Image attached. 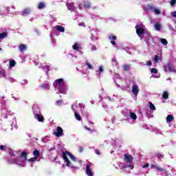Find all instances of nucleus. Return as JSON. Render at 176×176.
<instances>
[{"mask_svg":"<svg viewBox=\"0 0 176 176\" xmlns=\"http://www.w3.org/2000/svg\"><path fill=\"white\" fill-rule=\"evenodd\" d=\"M67 156H69L70 159L73 160V162H76V157L72 155L69 151H66L65 152L64 151L63 152V160L66 162V166L67 167H74L71 164V161H69V160L68 159V157Z\"/></svg>","mask_w":176,"mask_h":176,"instance_id":"f257e3e1","label":"nucleus"},{"mask_svg":"<svg viewBox=\"0 0 176 176\" xmlns=\"http://www.w3.org/2000/svg\"><path fill=\"white\" fill-rule=\"evenodd\" d=\"M155 169L157 170L158 171H160V172L164 171V168H160V167H159V166H156V167H155Z\"/></svg>","mask_w":176,"mask_h":176,"instance_id":"f704fd0d","label":"nucleus"},{"mask_svg":"<svg viewBox=\"0 0 176 176\" xmlns=\"http://www.w3.org/2000/svg\"><path fill=\"white\" fill-rule=\"evenodd\" d=\"M86 174L88 176H93V171L90 169V165H87L86 166Z\"/></svg>","mask_w":176,"mask_h":176,"instance_id":"9b49d317","label":"nucleus"},{"mask_svg":"<svg viewBox=\"0 0 176 176\" xmlns=\"http://www.w3.org/2000/svg\"><path fill=\"white\" fill-rule=\"evenodd\" d=\"M8 153L10 156H16V151H14L12 149L9 150Z\"/></svg>","mask_w":176,"mask_h":176,"instance_id":"2f4dec72","label":"nucleus"},{"mask_svg":"<svg viewBox=\"0 0 176 176\" xmlns=\"http://www.w3.org/2000/svg\"><path fill=\"white\" fill-rule=\"evenodd\" d=\"M162 98H164V100H167L168 98V92L167 91H164L162 94Z\"/></svg>","mask_w":176,"mask_h":176,"instance_id":"b1692460","label":"nucleus"},{"mask_svg":"<svg viewBox=\"0 0 176 176\" xmlns=\"http://www.w3.org/2000/svg\"><path fill=\"white\" fill-rule=\"evenodd\" d=\"M0 50H2V49H1V48H0Z\"/></svg>","mask_w":176,"mask_h":176,"instance_id":"680f3d73","label":"nucleus"},{"mask_svg":"<svg viewBox=\"0 0 176 176\" xmlns=\"http://www.w3.org/2000/svg\"><path fill=\"white\" fill-rule=\"evenodd\" d=\"M78 151H79V152H83V147L80 146V147L78 148Z\"/></svg>","mask_w":176,"mask_h":176,"instance_id":"de8ad7c7","label":"nucleus"},{"mask_svg":"<svg viewBox=\"0 0 176 176\" xmlns=\"http://www.w3.org/2000/svg\"><path fill=\"white\" fill-rule=\"evenodd\" d=\"M154 12L155 13V14H160V10L159 9H154Z\"/></svg>","mask_w":176,"mask_h":176,"instance_id":"ea45409f","label":"nucleus"},{"mask_svg":"<svg viewBox=\"0 0 176 176\" xmlns=\"http://www.w3.org/2000/svg\"><path fill=\"white\" fill-rule=\"evenodd\" d=\"M41 87L43 89H47V90H49V89H50V86L49 85V84H42Z\"/></svg>","mask_w":176,"mask_h":176,"instance_id":"7c9ffc66","label":"nucleus"},{"mask_svg":"<svg viewBox=\"0 0 176 176\" xmlns=\"http://www.w3.org/2000/svg\"><path fill=\"white\" fill-rule=\"evenodd\" d=\"M14 65H16V60H10V67L13 68V67H14Z\"/></svg>","mask_w":176,"mask_h":176,"instance_id":"c85d7f7f","label":"nucleus"},{"mask_svg":"<svg viewBox=\"0 0 176 176\" xmlns=\"http://www.w3.org/2000/svg\"><path fill=\"white\" fill-rule=\"evenodd\" d=\"M28 154H27V152L23 151L21 153V156L17 157V159H22L21 162H25L27 160V156Z\"/></svg>","mask_w":176,"mask_h":176,"instance_id":"6e6552de","label":"nucleus"},{"mask_svg":"<svg viewBox=\"0 0 176 176\" xmlns=\"http://www.w3.org/2000/svg\"><path fill=\"white\" fill-rule=\"evenodd\" d=\"M164 72H174L175 69L173 68V66H171V64L170 63H168L166 65L164 66Z\"/></svg>","mask_w":176,"mask_h":176,"instance_id":"20e7f679","label":"nucleus"},{"mask_svg":"<svg viewBox=\"0 0 176 176\" xmlns=\"http://www.w3.org/2000/svg\"><path fill=\"white\" fill-rule=\"evenodd\" d=\"M151 74H157V69L156 68H152Z\"/></svg>","mask_w":176,"mask_h":176,"instance_id":"c9c22d12","label":"nucleus"},{"mask_svg":"<svg viewBox=\"0 0 176 176\" xmlns=\"http://www.w3.org/2000/svg\"><path fill=\"white\" fill-rule=\"evenodd\" d=\"M0 150L3 151H6V146L1 145Z\"/></svg>","mask_w":176,"mask_h":176,"instance_id":"e433bc0d","label":"nucleus"},{"mask_svg":"<svg viewBox=\"0 0 176 176\" xmlns=\"http://www.w3.org/2000/svg\"><path fill=\"white\" fill-rule=\"evenodd\" d=\"M139 92H140V89L138 88V85L137 84L133 85L132 87V93L135 96H138Z\"/></svg>","mask_w":176,"mask_h":176,"instance_id":"423d86ee","label":"nucleus"},{"mask_svg":"<svg viewBox=\"0 0 176 176\" xmlns=\"http://www.w3.org/2000/svg\"><path fill=\"white\" fill-rule=\"evenodd\" d=\"M2 72V71L0 70V74Z\"/></svg>","mask_w":176,"mask_h":176,"instance_id":"052dcab7","label":"nucleus"},{"mask_svg":"<svg viewBox=\"0 0 176 176\" xmlns=\"http://www.w3.org/2000/svg\"><path fill=\"white\" fill-rule=\"evenodd\" d=\"M129 116L133 120H137V115L133 112L129 113Z\"/></svg>","mask_w":176,"mask_h":176,"instance_id":"a211bd4d","label":"nucleus"},{"mask_svg":"<svg viewBox=\"0 0 176 176\" xmlns=\"http://www.w3.org/2000/svg\"><path fill=\"white\" fill-rule=\"evenodd\" d=\"M56 30H58V32H65V29L64 28V27H63L61 25H58L56 27Z\"/></svg>","mask_w":176,"mask_h":176,"instance_id":"f3484780","label":"nucleus"},{"mask_svg":"<svg viewBox=\"0 0 176 176\" xmlns=\"http://www.w3.org/2000/svg\"><path fill=\"white\" fill-rule=\"evenodd\" d=\"M155 28L156 31H160L162 30V25H160V24H159V23H156L155 25Z\"/></svg>","mask_w":176,"mask_h":176,"instance_id":"bb28decb","label":"nucleus"},{"mask_svg":"<svg viewBox=\"0 0 176 176\" xmlns=\"http://www.w3.org/2000/svg\"><path fill=\"white\" fill-rule=\"evenodd\" d=\"M95 153L96 155H101V153L100 152V151L98 149H95Z\"/></svg>","mask_w":176,"mask_h":176,"instance_id":"79ce46f5","label":"nucleus"},{"mask_svg":"<svg viewBox=\"0 0 176 176\" xmlns=\"http://www.w3.org/2000/svg\"><path fill=\"white\" fill-rule=\"evenodd\" d=\"M0 76H1L2 78H5L6 75L5 74V72H1V73H0Z\"/></svg>","mask_w":176,"mask_h":176,"instance_id":"a19ab883","label":"nucleus"},{"mask_svg":"<svg viewBox=\"0 0 176 176\" xmlns=\"http://www.w3.org/2000/svg\"><path fill=\"white\" fill-rule=\"evenodd\" d=\"M151 167H152V168H156V166H155L154 164H151Z\"/></svg>","mask_w":176,"mask_h":176,"instance_id":"3c124183","label":"nucleus"},{"mask_svg":"<svg viewBox=\"0 0 176 176\" xmlns=\"http://www.w3.org/2000/svg\"><path fill=\"white\" fill-rule=\"evenodd\" d=\"M125 160L127 162V163H133V155H129V154H124V155Z\"/></svg>","mask_w":176,"mask_h":176,"instance_id":"1a4fd4ad","label":"nucleus"},{"mask_svg":"<svg viewBox=\"0 0 176 176\" xmlns=\"http://www.w3.org/2000/svg\"><path fill=\"white\" fill-rule=\"evenodd\" d=\"M79 10H82V7L80 6H79Z\"/></svg>","mask_w":176,"mask_h":176,"instance_id":"6e6d98bb","label":"nucleus"},{"mask_svg":"<svg viewBox=\"0 0 176 176\" xmlns=\"http://www.w3.org/2000/svg\"><path fill=\"white\" fill-rule=\"evenodd\" d=\"M164 174H165L166 176H168V172L165 171V172H164Z\"/></svg>","mask_w":176,"mask_h":176,"instance_id":"603ef678","label":"nucleus"},{"mask_svg":"<svg viewBox=\"0 0 176 176\" xmlns=\"http://www.w3.org/2000/svg\"><path fill=\"white\" fill-rule=\"evenodd\" d=\"M74 115H75V118H76V119H77V120H79V121L82 120V118H80V116H79V114L77 112H75Z\"/></svg>","mask_w":176,"mask_h":176,"instance_id":"473e14b6","label":"nucleus"},{"mask_svg":"<svg viewBox=\"0 0 176 176\" xmlns=\"http://www.w3.org/2000/svg\"><path fill=\"white\" fill-rule=\"evenodd\" d=\"M155 156H156V157H157V159H159L160 160H162V159H164V156H163V155H162V154H160V153H157L156 154H155Z\"/></svg>","mask_w":176,"mask_h":176,"instance_id":"c756f323","label":"nucleus"},{"mask_svg":"<svg viewBox=\"0 0 176 176\" xmlns=\"http://www.w3.org/2000/svg\"><path fill=\"white\" fill-rule=\"evenodd\" d=\"M31 13V8H25L21 12V16H28Z\"/></svg>","mask_w":176,"mask_h":176,"instance_id":"9d476101","label":"nucleus"},{"mask_svg":"<svg viewBox=\"0 0 176 176\" xmlns=\"http://www.w3.org/2000/svg\"><path fill=\"white\" fill-rule=\"evenodd\" d=\"M173 119H174V117H173V116L168 115L166 117L167 123H171V122H173Z\"/></svg>","mask_w":176,"mask_h":176,"instance_id":"aec40b11","label":"nucleus"},{"mask_svg":"<svg viewBox=\"0 0 176 176\" xmlns=\"http://www.w3.org/2000/svg\"><path fill=\"white\" fill-rule=\"evenodd\" d=\"M45 7L46 4L44 2H40L37 6L38 9H45Z\"/></svg>","mask_w":176,"mask_h":176,"instance_id":"dca6fc26","label":"nucleus"},{"mask_svg":"<svg viewBox=\"0 0 176 176\" xmlns=\"http://www.w3.org/2000/svg\"><path fill=\"white\" fill-rule=\"evenodd\" d=\"M36 118L38 120V122H44L45 118H43V116L42 114H36Z\"/></svg>","mask_w":176,"mask_h":176,"instance_id":"4468645a","label":"nucleus"},{"mask_svg":"<svg viewBox=\"0 0 176 176\" xmlns=\"http://www.w3.org/2000/svg\"><path fill=\"white\" fill-rule=\"evenodd\" d=\"M146 167H149V164H146L142 166V168H146Z\"/></svg>","mask_w":176,"mask_h":176,"instance_id":"a18cd8bd","label":"nucleus"},{"mask_svg":"<svg viewBox=\"0 0 176 176\" xmlns=\"http://www.w3.org/2000/svg\"><path fill=\"white\" fill-rule=\"evenodd\" d=\"M37 159L38 158H36V157H32V158L29 159L28 161L31 162L32 163H34V162H36Z\"/></svg>","mask_w":176,"mask_h":176,"instance_id":"72a5a7b5","label":"nucleus"},{"mask_svg":"<svg viewBox=\"0 0 176 176\" xmlns=\"http://www.w3.org/2000/svg\"><path fill=\"white\" fill-rule=\"evenodd\" d=\"M39 155H40V153H39V151L38 150H34L33 151V156H34V157L38 159V157H39Z\"/></svg>","mask_w":176,"mask_h":176,"instance_id":"5701e85b","label":"nucleus"},{"mask_svg":"<svg viewBox=\"0 0 176 176\" xmlns=\"http://www.w3.org/2000/svg\"><path fill=\"white\" fill-rule=\"evenodd\" d=\"M67 8L68 10H74V3H67Z\"/></svg>","mask_w":176,"mask_h":176,"instance_id":"412c9836","label":"nucleus"},{"mask_svg":"<svg viewBox=\"0 0 176 176\" xmlns=\"http://www.w3.org/2000/svg\"><path fill=\"white\" fill-rule=\"evenodd\" d=\"M54 135L58 138L64 135V130H63V128H61V126H58L56 131L54 132Z\"/></svg>","mask_w":176,"mask_h":176,"instance_id":"7ed1b4c3","label":"nucleus"},{"mask_svg":"<svg viewBox=\"0 0 176 176\" xmlns=\"http://www.w3.org/2000/svg\"><path fill=\"white\" fill-rule=\"evenodd\" d=\"M129 167H131V168H133L134 166L133 165H129Z\"/></svg>","mask_w":176,"mask_h":176,"instance_id":"5fc2aeb1","label":"nucleus"},{"mask_svg":"<svg viewBox=\"0 0 176 176\" xmlns=\"http://www.w3.org/2000/svg\"><path fill=\"white\" fill-rule=\"evenodd\" d=\"M109 39L111 41V45H113V46H116V42H115V41L118 39V37L116 36L111 34L110 36H109Z\"/></svg>","mask_w":176,"mask_h":176,"instance_id":"39448f33","label":"nucleus"},{"mask_svg":"<svg viewBox=\"0 0 176 176\" xmlns=\"http://www.w3.org/2000/svg\"><path fill=\"white\" fill-rule=\"evenodd\" d=\"M149 105H150V109H151V111H156V107H155V104H153V103H152L151 102H149Z\"/></svg>","mask_w":176,"mask_h":176,"instance_id":"cd10ccee","label":"nucleus"},{"mask_svg":"<svg viewBox=\"0 0 176 176\" xmlns=\"http://www.w3.org/2000/svg\"><path fill=\"white\" fill-rule=\"evenodd\" d=\"M92 49H93V50H94V49H96V47H93Z\"/></svg>","mask_w":176,"mask_h":176,"instance_id":"4d7b16f0","label":"nucleus"},{"mask_svg":"<svg viewBox=\"0 0 176 176\" xmlns=\"http://www.w3.org/2000/svg\"><path fill=\"white\" fill-rule=\"evenodd\" d=\"M72 48L74 49V50H77L79 51L80 50V47L79 45H78V43H74V45H73Z\"/></svg>","mask_w":176,"mask_h":176,"instance_id":"a878e982","label":"nucleus"},{"mask_svg":"<svg viewBox=\"0 0 176 176\" xmlns=\"http://www.w3.org/2000/svg\"><path fill=\"white\" fill-rule=\"evenodd\" d=\"M19 49L20 52H25V50H27V46L24 44H21L19 46Z\"/></svg>","mask_w":176,"mask_h":176,"instance_id":"2eb2a0df","label":"nucleus"},{"mask_svg":"<svg viewBox=\"0 0 176 176\" xmlns=\"http://www.w3.org/2000/svg\"><path fill=\"white\" fill-rule=\"evenodd\" d=\"M162 57V55L160 54H157L154 57V63H157L159 61H162V59L160 58Z\"/></svg>","mask_w":176,"mask_h":176,"instance_id":"ddd939ff","label":"nucleus"},{"mask_svg":"<svg viewBox=\"0 0 176 176\" xmlns=\"http://www.w3.org/2000/svg\"><path fill=\"white\" fill-rule=\"evenodd\" d=\"M147 65H148L149 67H151L152 65V62L151 60H148L147 62Z\"/></svg>","mask_w":176,"mask_h":176,"instance_id":"49530a36","label":"nucleus"},{"mask_svg":"<svg viewBox=\"0 0 176 176\" xmlns=\"http://www.w3.org/2000/svg\"><path fill=\"white\" fill-rule=\"evenodd\" d=\"M130 68H131V65H123L124 71H130Z\"/></svg>","mask_w":176,"mask_h":176,"instance_id":"4be33fe9","label":"nucleus"},{"mask_svg":"<svg viewBox=\"0 0 176 176\" xmlns=\"http://www.w3.org/2000/svg\"><path fill=\"white\" fill-rule=\"evenodd\" d=\"M5 38H8V32H6L0 34V39H5Z\"/></svg>","mask_w":176,"mask_h":176,"instance_id":"6ab92c4d","label":"nucleus"},{"mask_svg":"<svg viewBox=\"0 0 176 176\" xmlns=\"http://www.w3.org/2000/svg\"><path fill=\"white\" fill-rule=\"evenodd\" d=\"M172 16L176 17V11H174L173 12H172Z\"/></svg>","mask_w":176,"mask_h":176,"instance_id":"09e8293b","label":"nucleus"},{"mask_svg":"<svg viewBox=\"0 0 176 176\" xmlns=\"http://www.w3.org/2000/svg\"><path fill=\"white\" fill-rule=\"evenodd\" d=\"M160 42L162 43V45H164V46H167V44L168 43L166 38H161Z\"/></svg>","mask_w":176,"mask_h":176,"instance_id":"393cba45","label":"nucleus"},{"mask_svg":"<svg viewBox=\"0 0 176 176\" xmlns=\"http://www.w3.org/2000/svg\"><path fill=\"white\" fill-rule=\"evenodd\" d=\"M81 6H82L84 9H90L91 8V2L85 1L82 4H81Z\"/></svg>","mask_w":176,"mask_h":176,"instance_id":"0eeeda50","label":"nucleus"},{"mask_svg":"<svg viewBox=\"0 0 176 176\" xmlns=\"http://www.w3.org/2000/svg\"><path fill=\"white\" fill-rule=\"evenodd\" d=\"M99 72H104V68L102 67V66L99 67Z\"/></svg>","mask_w":176,"mask_h":176,"instance_id":"37998d69","label":"nucleus"},{"mask_svg":"<svg viewBox=\"0 0 176 176\" xmlns=\"http://www.w3.org/2000/svg\"><path fill=\"white\" fill-rule=\"evenodd\" d=\"M176 0H171L170 1V5L171 6H175Z\"/></svg>","mask_w":176,"mask_h":176,"instance_id":"58836bf2","label":"nucleus"},{"mask_svg":"<svg viewBox=\"0 0 176 176\" xmlns=\"http://www.w3.org/2000/svg\"><path fill=\"white\" fill-rule=\"evenodd\" d=\"M111 60L113 61V63H116V60H115V58H112Z\"/></svg>","mask_w":176,"mask_h":176,"instance_id":"864d4df0","label":"nucleus"},{"mask_svg":"<svg viewBox=\"0 0 176 176\" xmlns=\"http://www.w3.org/2000/svg\"><path fill=\"white\" fill-rule=\"evenodd\" d=\"M56 85L54 86L55 89H56V87H58V86H60V85H61V83L64 82V79L63 78H59L58 80H55Z\"/></svg>","mask_w":176,"mask_h":176,"instance_id":"f8f14e48","label":"nucleus"},{"mask_svg":"<svg viewBox=\"0 0 176 176\" xmlns=\"http://www.w3.org/2000/svg\"><path fill=\"white\" fill-rule=\"evenodd\" d=\"M61 104H63V100H59L56 102V104L58 106L61 105Z\"/></svg>","mask_w":176,"mask_h":176,"instance_id":"4c0bfd02","label":"nucleus"},{"mask_svg":"<svg viewBox=\"0 0 176 176\" xmlns=\"http://www.w3.org/2000/svg\"><path fill=\"white\" fill-rule=\"evenodd\" d=\"M135 28L136 30V34L138 35V36H141V35L145 34V29L141 28L140 25H136Z\"/></svg>","mask_w":176,"mask_h":176,"instance_id":"f03ea898","label":"nucleus"},{"mask_svg":"<svg viewBox=\"0 0 176 176\" xmlns=\"http://www.w3.org/2000/svg\"><path fill=\"white\" fill-rule=\"evenodd\" d=\"M85 129L86 130H88L89 131H92L93 130H91V129L87 127V126H85Z\"/></svg>","mask_w":176,"mask_h":176,"instance_id":"8fccbe9b","label":"nucleus"},{"mask_svg":"<svg viewBox=\"0 0 176 176\" xmlns=\"http://www.w3.org/2000/svg\"><path fill=\"white\" fill-rule=\"evenodd\" d=\"M83 24H85V23H80V25H83Z\"/></svg>","mask_w":176,"mask_h":176,"instance_id":"13d9d810","label":"nucleus"},{"mask_svg":"<svg viewBox=\"0 0 176 176\" xmlns=\"http://www.w3.org/2000/svg\"><path fill=\"white\" fill-rule=\"evenodd\" d=\"M87 65L89 69H91L93 68V66H91V64L89 63H87Z\"/></svg>","mask_w":176,"mask_h":176,"instance_id":"c03bdc74","label":"nucleus"},{"mask_svg":"<svg viewBox=\"0 0 176 176\" xmlns=\"http://www.w3.org/2000/svg\"><path fill=\"white\" fill-rule=\"evenodd\" d=\"M59 91H60V93H62V91H61V89H59Z\"/></svg>","mask_w":176,"mask_h":176,"instance_id":"bf43d9fd","label":"nucleus"}]
</instances>
